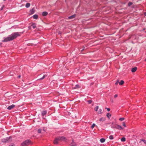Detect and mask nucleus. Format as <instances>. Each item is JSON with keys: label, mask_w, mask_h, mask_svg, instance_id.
<instances>
[{"label": "nucleus", "mask_w": 146, "mask_h": 146, "mask_svg": "<svg viewBox=\"0 0 146 146\" xmlns=\"http://www.w3.org/2000/svg\"><path fill=\"white\" fill-rule=\"evenodd\" d=\"M58 139H59L60 140L65 141L66 138L64 137H58Z\"/></svg>", "instance_id": "6"}, {"label": "nucleus", "mask_w": 146, "mask_h": 146, "mask_svg": "<svg viewBox=\"0 0 146 146\" xmlns=\"http://www.w3.org/2000/svg\"><path fill=\"white\" fill-rule=\"evenodd\" d=\"M88 102L89 104H90L92 103V101L91 100H89L88 101Z\"/></svg>", "instance_id": "35"}, {"label": "nucleus", "mask_w": 146, "mask_h": 146, "mask_svg": "<svg viewBox=\"0 0 146 146\" xmlns=\"http://www.w3.org/2000/svg\"><path fill=\"white\" fill-rule=\"evenodd\" d=\"M111 127L114 128H115L119 130H121L123 129V128L121 126L118 125H115V126L114 127H113L112 126H111Z\"/></svg>", "instance_id": "3"}, {"label": "nucleus", "mask_w": 146, "mask_h": 146, "mask_svg": "<svg viewBox=\"0 0 146 146\" xmlns=\"http://www.w3.org/2000/svg\"><path fill=\"white\" fill-rule=\"evenodd\" d=\"M2 44V43H0V46Z\"/></svg>", "instance_id": "42"}, {"label": "nucleus", "mask_w": 146, "mask_h": 146, "mask_svg": "<svg viewBox=\"0 0 146 146\" xmlns=\"http://www.w3.org/2000/svg\"><path fill=\"white\" fill-rule=\"evenodd\" d=\"M109 138L110 139H113V137L112 135H111L109 136Z\"/></svg>", "instance_id": "25"}, {"label": "nucleus", "mask_w": 146, "mask_h": 146, "mask_svg": "<svg viewBox=\"0 0 146 146\" xmlns=\"http://www.w3.org/2000/svg\"><path fill=\"white\" fill-rule=\"evenodd\" d=\"M124 83V81L123 80H121L120 81V82H119V85H122Z\"/></svg>", "instance_id": "18"}, {"label": "nucleus", "mask_w": 146, "mask_h": 146, "mask_svg": "<svg viewBox=\"0 0 146 146\" xmlns=\"http://www.w3.org/2000/svg\"><path fill=\"white\" fill-rule=\"evenodd\" d=\"M76 144L73 141L72 142V143H71V146H76Z\"/></svg>", "instance_id": "23"}, {"label": "nucleus", "mask_w": 146, "mask_h": 146, "mask_svg": "<svg viewBox=\"0 0 146 146\" xmlns=\"http://www.w3.org/2000/svg\"><path fill=\"white\" fill-rule=\"evenodd\" d=\"M41 67V66L38 64V66H37V68H38V69H39V70H40V68Z\"/></svg>", "instance_id": "28"}, {"label": "nucleus", "mask_w": 146, "mask_h": 146, "mask_svg": "<svg viewBox=\"0 0 146 146\" xmlns=\"http://www.w3.org/2000/svg\"><path fill=\"white\" fill-rule=\"evenodd\" d=\"M137 68L136 67H135L132 68L131 69V72H135L137 70Z\"/></svg>", "instance_id": "11"}, {"label": "nucleus", "mask_w": 146, "mask_h": 146, "mask_svg": "<svg viewBox=\"0 0 146 146\" xmlns=\"http://www.w3.org/2000/svg\"><path fill=\"white\" fill-rule=\"evenodd\" d=\"M106 116L110 118L111 117V115L109 113H108L107 114Z\"/></svg>", "instance_id": "20"}, {"label": "nucleus", "mask_w": 146, "mask_h": 146, "mask_svg": "<svg viewBox=\"0 0 146 146\" xmlns=\"http://www.w3.org/2000/svg\"><path fill=\"white\" fill-rule=\"evenodd\" d=\"M45 76V75H44L43 74H41L38 76V79L37 80H42L44 78Z\"/></svg>", "instance_id": "4"}, {"label": "nucleus", "mask_w": 146, "mask_h": 146, "mask_svg": "<svg viewBox=\"0 0 146 146\" xmlns=\"http://www.w3.org/2000/svg\"><path fill=\"white\" fill-rule=\"evenodd\" d=\"M38 102L39 103H41L42 102V98L40 96H38Z\"/></svg>", "instance_id": "10"}, {"label": "nucleus", "mask_w": 146, "mask_h": 146, "mask_svg": "<svg viewBox=\"0 0 146 146\" xmlns=\"http://www.w3.org/2000/svg\"><path fill=\"white\" fill-rule=\"evenodd\" d=\"M100 141L101 143H104L105 141V139L104 138H102L100 139Z\"/></svg>", "instance_id": "19"}, {"label": "nucleus", "mask_w": 146, "mask_h": 146, "mask_svg": "<svg viewBox=\"0 0 146 146\" xmlns=\"http://www.w3.org/2000/svg\"><path fill=\"white\" fill-rule=\"evenodd\" d=\"M124 119V118H123V117L120 118L119 119V120H120V121H122Z\"/></svg>", "instance_id": "31"}, {"label": "nucleus", "mask_w": 146, "mask_h": 146, "mask_svg": "<svg viewBox=\"0 0 146 146\" xmlns=\"http://www.w3.org/2000/svg\"><path fill=\"white\" fill-rule=\"evenodd\" d=\"M48 13L44 11L42 13V15L43 16H45L48 15Z\"/></svg>", "instance_id": "14"}, {"label": "nucleus", "mask_w": 146, "mask_h": 146, "mask_svg": "<svg viewBox=\"0 0 146 146\" xmlns=\"http://www.w3.org/2000/svg\"><path fill=\"white\" fill-rule=\"evenodd\" d=\"M60 141L59 139H58V137L56 138L54 141V144H56L58 143V141Z\"/></svg>", "instance_id": "7"}, {"label": "nucleus", "mask_w": 146, "mask_h": 146, "mask_svg": "<svg viewBox=\"0 0 146 146\" xmlns=\"http://www.w3.org/2000/svg\"><path fill=\"white\" fill-rule=\"evenodd\" d=\"M79 88V85H76L73 88L74 89H76V88Z\"/></svg>", "instance_id": "26"}, {"label": "nucleus", "mask_w": 146, "mask_h": 146, "mask_svg": "<svg viewBox=\"0 0 146 146\" xmlns=\"http://www.w3.org/2000/svg\"><path fill=\"white\" fill-rule=\"evenodd\" d=\"M31 144V141L29 140H27L21 143L22 146H27Z\"/></svg>", "instance_id": "2"}, {"label": "nucleus", "mask_w": 146, "mask_h": 146, "mask_svg": "<svg viewBox=\"0 0 146 146\" xmlns=\"http://www.w3.org/2000/svg\"><path fill=\"white\" fill-rule=\"evenodd\" d=\"M10 139H11L10 137L9 138H8V137L7 138L5 139L4 140H3V141L4 142H9L10 141V140H9Z\"/></svg>", "instance_id": "9"}, {"label": "nucleus", "mask_w": 146, "mask_h": 146, "mask_svg": "<svg viewBox=\"0 0 146 146\" xmlns=\"http://www.w3.org/2000/svg\"><path fill=\"white\" fill-rule=\"evenodd\" d=\"M132 4V3L131 2H129L128 4V5L130 6Z\"/></svg>", "instance_id": "33"}, {"label": "nucleus", "mask_w": 146, "mask_h": 146, "mask_svg": "<svg viewBox=\"0 0 146 146\" xmlns=\"http://www.w3.org/2000/svg\"><path fill=\"white\" fill-rule=\"evenodd\" d=\"M117 97V94H115L114 96V97L115 98H116Z\"/></svg>", "instance_id": "38"}, {"label": "nucleus", "mask_w": 146, "mask_h": 146, "mask_svg": "<svg viewBox=\"0 0 146 146\" xmlns=\"http://www.w3.org/2000/svg\"><path fill=\"white\" fill-rule=\"evenodd\" d=\"M46 113H47V111H44L42 112V116L43 117V119L44 118V115L46 114Z\"/></svg>", "instance_id": "8"}, {"label": "nucleus", "mask_w": 146, "mask_h": 146, "mask_svg": "<svg viewBox=\"0 0 146 146\" xmlns=\"http://www.w3.org/2000/svg\"><path fill=\"white\" fill-rule=\"evenodd\" d=\"M145 15H146V13H145Z\"/></svg>", "instance_id": "41"}, {"label": "nucleus", "mask_w": 146, "mask_h": 146, "mask_svg": "<svg viewBox=\"0 0 146 146\" xmlns=\"http://www.w3.org/2000/svg\"><path fill=\"white\" fill-rule=\"evenodd\" d=\"M102 113V110L101 109H100L98 111V113L99 114H101Z\"/></svg>", "instance_id": "21"}, {"label": "nucleus", "mask_w": 146, "mask_h": 146, "mask_svg": "<svg viewBox=\"0 0 146 146\" xmlns=\"http://www.w3.org/2000/svg\"><path fill=\"white\" fill-rule=\"evenodd\" d=\"M96 125L94 123H93L92 126H91V127L92 129H93L94 127Z\"/></svg>", "instance_id": "29"}, {"label": "nucleus", "mask_w": 146, "mask_h": 146, "mask_svg": "<svg viewBox=\"0 0 146 146\" xmlns=\"http://www.w3.org/2000/svg\"><path fill=\"white\" fill-rule=\"evenodd\" d=\"M19 36L18 33H15L12 34L11 36L8 37L2 40L3 42H7L8 41H10L16 38L18 36Z\"/></svg>", "instance_id": "1"}, {"label": "nucleus", "mask_w": 146, "mask_h": 146, "mask_svg": "<svg viewBox=\"0 0 146 146\" xmlns=\"http://www.w3.org/2000/svg\"><path fill=\"white\" fill-rule=\"evenodd\" d=\"M33 17L34 19H36V15L35 14V15H34L33 16Z\"/></svg>", "instance_id": "30"}, {"label": "nucleus", "mask_w": 146, "mask_h": 146, "mask_svg": "<svg viewBox=\"0 0 146 146\" xmlns=\"http://www.w3.org/2000/svg\"><path fill=\"white\" fill-rule=\"evenodd\" d=\"M31 28H33L34 29L36 27V24H35V23H33L31 25Z\"/></svg>", "instance_id": "15"}, {"label": "nucleus", "mask_w": 146, "mask_h": 146, "mask_svg": "<svg viewBox=\"0 0 146 146\" xmlns=\"http://www.w3.org/2000/svg\"><path fill=\"white\" fill-rule=\"evenodd\" d=\"M119 80H117L116 81V83H115V85H117V84H118V83H119Z\"/></svg>", "instance_id": "34"}, {"label": "nucleus", "mask_w": 146, "mask_h": 146, "mask_svg": "<svg viewBox=\"0 0 146 146\" xmlns=\"http://www.w3.org/2000/svg\"><path fill=\"white\" fill-rule=\"evenodd\" d=\"M98 108H99L98 106H96V108H94V110L96 111H97L98 110Z\"/></svg>", "instance_id": "24"}, {"label": "nucleus", "mask_w": 146, "mask_h": 146, "mask_svg": "<svg viewBox=\"0 0 146 146\" xmlns=\"http://www.w3.org/2000/svg\"><path fill=\"white\" fill-rule=\"evenodd\" d=\"M123 125L125 127H126V125H125V123L124 122H123L122 123Z\"/></svg>", "instance_id": "37"}, {"label": "nucleus", "mask_w": 146, "mask_h": 146, "mask_svg": "<svg viewBox=\"0 0 146 146\" xmlns=\"http://www.w3.org/2000/svg\"><path fill=\"white\" fill-rule=\"evenodd\" d=\"M141 141H143V142L145 144H146V141L143 139H141Z\"/></svg>", "instance_id": "27"}, {"label": "nucleus", "mask_w": 146, "mask_h": 146, "mask_svg": "<svg viewBox=\"0 0 146 146\" xmlns=\"http://www.w3.org/2000/svg\"><path fill=\"white\" fill-rule=\"evenodd\" d=\"M121 140L122 141L124 142L126 140L125 138V137H123L121 139Z\"/></svg>", "instance_id": "22"}, {"label": "nucleus", "mask_w": 146, "mask_h": 146, "mask_svg": "<svg viewBox=\"0 0 146 146\" xmlns=\"http://www.w3.org/2000/svg\"><path fill=\"white\" fill-rule=\"evenodd\" d=\"M105 120H106V119L105 118L102 117L100 119V121H105Z\"/></svg>", "instance_id": "16"}, {"label": "nucleus", "mask_w": 146, "mask_h": 146, "mask_svg": "<svg viewBox=\"0 0 146 146\" xmlns=\"http://www.w3.org/2000/svg\"><path fill=\"white\" fill-rule=\"evenodd\" d=\"M35 11V10H34V9H32L31 10H30V14L31 15L33 14Z\"/></svg>", "instance_id": "12"}, {"label": "nucleus", "mask_w": 146, "mask_h": 146, "mask_svg": "<svg viewBox=\"0 0 146 146\" xmlns=\"http://www.w3.org/2000/svg\"><path fill=\"white\" fill-rule=\"evenodd\" d=\"M9 146H15L14 144H11V145H10Z\"/></svg>", "instance_id": "39"}, {"label": "nucleus", "mask_w": 146, "mask_h": 146, "mask_svg": "<svg viewBox=\"0 0 146 146\" xmlns=\"http://www.w3.org/2000/svg\"><path fill=\"white\" fill-rule=\"evenodd\" d=\"M83 49L82 50H81V51H83Z\"/></svg>", "instance_id": "44"}, {"label": "nucleus", "mask_w": 146, "mask_h": 146, "mask_svg": "<svg viewBox=\"0 0 146 146\" xmlns=\"http://www.w3.org/2000/svg\"><path fill=\"white\" fill-rule=\"evenodd\" d=\"M145 61H146V58L145 60Z\"/></svg>", "instance_id": "43"}, {"label": "nucleus", "mask_w": 146, "mask_h": 146, "mask_svg": "<svg viewBox=\"0 0 146 146\" xmlns=\"http://www.w3.org/2000/svg\"><path fill=\"white\" fill-rule=\"evenodd\" d=\"M41 130H42L41 129H38V133H40L41 132Z\"/></svg>", "instance_id": "32"}, {"label": "nucleus", "mask_w": 146, "mask_h": 146, "mask_svg": "<svg viewBox=\"0 0 146 146\" xmlns=\"http://www.w3.org/2000/svg\"><path fill=\"white\" fill-rule=\"evenodd\" d=\"M18 78H20V77H21V76H20V75L19 76H18Z\"/></svg>", "instance_id": "40"}, {"label": "nucleus", "mask_w": 146, "mask_h": 146, "mask_svg": "<svg viewBox=\"0 0 146 146\" xmlns=\"http://www.w3.org/2000/svg\"><path fill=\"white\" fill-rule=\"evenodd\" d=\"M106 109H107L108 111H109L110 110V109L109 108H106Z\"/></svg>", "instance_id": "36"}, {"label": "nucleus", "mask_w": 146, "mask_h": 146, "mask_svg": "<svg viewBox=\"0 0 146 146\" xmlns=\"http://www.w3.org/2000/svg\"><path fill=\"white\" fill-rule=\"evenodd\" d=\"M76 16V15L74 14L68 17L69 19H72L75 17Z\"/></svg>", "instance_id": "13"}, {"label": "nucleus", "mask_w": 146, "mask_h": 146, "mask_svg": "<svg viewBox=\"0 0 146 146\" xmlns=\"http://www.w3.org/2000/svg\"><path fill=\"white\" fill-rule=\"evenodd\" d=\"M15 106L14 104H12L11 106H9L7 108V109L9 110H11L14 108Z\"/></svg>", "instance_id": "5"}, {"label": "nucleus", "mask_w": 146, "mask_h": 146, "mask_svg": "<svg viewBox=\"0 0 146 146\" xmlns=\"http://www.w3.org/2000/svg\"><path fill=\"white\" fill-rule=\"evenodd\" d=\"M30 5V4L29 3H27L25 5V7L27 8L29 7Z\"/></svg>", "instance_id": "17"}]
</instances>
